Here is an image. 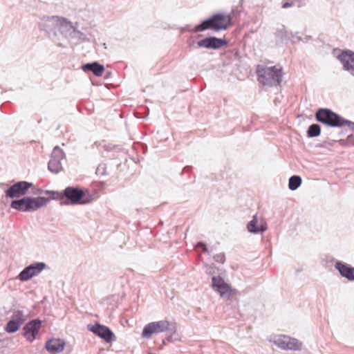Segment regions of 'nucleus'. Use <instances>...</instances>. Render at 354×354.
<instances>
[{
    "label": "nucleus",
    "instance_id": "2eb2a0df",
    "mask_svg": "<svg viewBox=\"0 0 354 354\" xmlns=\"http://www.w3.org/2000/svg\"><path fill=\"white\" fill-rule=\"evenodd\" d=\"M17 313L12 315L10 319L8 322L5 326V330L8 333H14L17 332L22 324L25 322L23 311H17Z\"/></svg>",
    "mask_w": 354,
    "mask_h": 354
},
{
    "label": "nucleus",
    "instance_id": "412c9836",
    "mask_svg": "<svg viewBox=\"0 0 354 354\" xmlns=\"http://www.w3.org/2000/svg\"><path fill=\"white\" fill-rule=\"evenodd\" d=\"M57 17H45L41 19L39 22V26L41 30L46 32H50L55 30V24L56 23Z\"/></svg>",
    "mask_w": 354,
    "mask_h": 354
},
{
    "label": "nucleus",
    "instance_id": "f257e3e1",
    "mask_svg": "<svg viewBox=\"0 0 354 354\" xmlns=\"http://www.w3.org/2000/svg\"><path fill=\"white\" fill-rule=\"evenodd\" d=\"M231 24V15L218 12L212 15L209 19L203 21L201 24L194 27V32H201L207 29L216 31L226 30Z\"/></svg>",
    "mask_w": 354,
    "mask_h": 354
},
{
    "label": "nucleus",
    "instance_id": "dca6fc26",
    "mask_svg": "<svg viewBox=\"0 0 354 354\" xmlns=\"http://www.w3.org/2000/svg\"><path fill=\"white\" fill-rule=\"evenodd\" d=\"M226 44L224 39H218L216 37H209L198 41L197 46L198 48H214L216 49L221 48Z\"/></svg>",
    "mask_w": 354,
    "mask_h": 354
},
{
    "label": "nucleus",
    "instance_id": "5701e85b",
    "mask_svg": "<svg viewBox=\"0 0 354 354\" xmlns=\"http://www.w3.org/2000/svg\"><path fill=\"white\" fill-rule=\"evenodd\" d=\"M288 338V336L286 335H275L273 337L272 342L279 348L286 350V346L288 345L287 342Z\"/></svg>",
    "mask_w": 354,
    "mask_h": 354
},
{
    "label": "nucleus",
    "instance_id": "c85d7f7f",
    "mask_svg": "<svg viewBox=\"0 0 354 354\" xmlns=\"http://www.w3.org/2000/svg\"><path fill=\"white\" fill-rule=\"evenodd\" d=\"M95 174L98 176H104L106 174V167L104 163H100L95 171Z\"/></svg>",
    "mask_w": 354,
    "mask_h": 354
},
{
    "label": "nucleus",
    "instance_id": "9b49d317",
    "mask_svg": "<svg viewBox=\"0 0 354 354\" xmlns=\"http://www.w3.org/2000/svg\"><path fill=\"white\" fill-rule=\"evenodd\" d=\"M212 281L213 289L217 292L221 297L228 299L234 295V290L232 289L230 285L221 277H213Z\"/></svg>",
    "mask_w": 354,
    "mask_h": 354
},
{
    "label": "nucleus",
    "instance_id": "f3484780",
    "mask_svg": "<svg viewBox=\"0 0 354 354\" xmlns=\"http://www.w3.org/2000/svg\"><path fill=\"white\" fill-rule=\"evenodd\" d=\"M65 346V342L61 339H51L46 342L45 348L52 353L56 354L62 352Z\"/></svg>",
    "mask_w": 354,
    "mask_h": 354
},
{
    "label": "nucleus",
    "instance_id": "e433bc0d",
    "mask_svg": "<svg viewBox=\"0 0 354 354\" xmlns=\"http://www.w3.org/2000/svg\"><path fill=\"white\" fill-rule=\"evenodd\" d=\"M46 193H47V194H51V193H54V192H53L46 191Z\"/></svg>",
    "mask_w": 354,
    "mask_h": 354
},
{
    "label": "nucleus",
    "instance_id": "bb28decb",
    "mask_svg": "<svg viewBox=\"0 0 354 354\" xmlns=\"http://www.w3.org/2000/svg\"><path fill=\"white\" fill-rule=\"evenodd\" d=\"M320 127L317 124H311L308 130V136L310 138L317 137L320 134Z\"/></svg>",
    "mask_w": 354,
    "mask_h": 354
},
{
    "label": "nucleus",
    "instance_id": "0eeeda50",
    "mask_svg": "<svg viewBox=\"0 0 354 354\" xmlns=\"http://www.w3.org/2000/svg\"><path fill=\"white\" fill-rule=\"evenodd\" d=\"M73 27L72 23L66 19L57 17L53 34L55 36L54 40L57 43V45L60 46H64V44L60 42V35L64 39H68Z\"/></svg>",
    "mask_w": 354,
    "mask_h": 354
},
{
    "label": "nucleus",
    "instance_id": "2f4dec72",
    "mask_svg": "<svg viewBox=\"0 0 354 354\" xmlns=\"http://www.w3.org/2000/svg\"><path fill=\"white\" fill-rule=\"evenodd\" d=\"M196 249L197 250L201 249L203 252H207V246L205 245V244L203 243H198L196 246Z\"/></svg>",
    "mask_w": 354,
    "mask_h": 354
},
{
    "label": "nucleus",
    "instance_id": "cd10ccee",
    "mask_svg": "<svg viewBox=\"0 0 354 354\" xmlns=\"http://www.w3.org/2000/svg\"><path fill=\"white\" fill-rule=\"evenodd\" d=\"M290 35H292V31L288 30L286 29L285 28H283L281 29H279L277 31V35L282 40L287 41L290 37Z\"/></svg>",
    "mask_w": 354,
    "mask_h": 354
},
{
    "label": "nucleus",
    "instance_id": "4be33fe9",
    "mask_svg": "<svg viewBox=\"0 0 354 354\" xmlns=\"http://www.w3.org/2000/svg\"><path fill=\"white\" fill-rule=\"evenodd\" d=\"M82 70L84 72L86 71H92L93 74L97 77H100L102 75L104 71V67L102 64H100L97 62L89 63L84 65L82 66Z\"/></svg>",
    "mask_w": 354,
    "mask_h": 354
},
{
    "label": "nucleus",
    "instance_id": "f704fd0d",
    "mask_svg": "<svg viewBox=\"0 0 354 354\" xmlns=\"http://www.w3.org/2000/svg\"><path fill=\"white\" fill-rule=\"evenodd\" d=\"M100 147H102V148L104 149L105 150L108 149L109 148V146H107L106 145L104 144V145H100Z\"/></svg>",
    "mask_w": 354,
    "mask_h": 354
},
{
    "label": "nucleus",
    "instance_id": "9d476101",
    "mask_svg": "<svg viewBox=\"0 0 354 354\" xmlns=\"http://www.w3.org/2000/svg\"><path fill=\"white\" fill-rule=\"evenodd\" d=\"M65 158V154L62 149L55 147L51 153L50 159L48 164L49 171L54 174L59 173L63 167L62 160Z\"/></svg>",
    "mask_w": 354,
    "mask_h": 354
},
{
    "label": "nucleus",
    "instance_id": "aec40b11",
    "mask_svg": "<svg viewBox=\"0 0 354 354\" xmlns=\"http://www.w3.org/2000/svg\"><path fill=\"white\" fill-rule=\"evenodd\" d=\"M122 297L120 295H112L108 296L102 300V306L108 309L114 310L118 308L119 304L121 302Z\"/></svg>",
    "mask_w": 354,
    "mask_h": 354
},
{
    "label": "nucleus",
    "instance_id": "ddd939ff",
    "mask_svg": "<svg viewBox=\"0 0 354 354\" xmlns=\"http://www.w3.org/2000/svg\"><path fill=\"white\" fill-rule=\"evenodd\" d=\"M88 328L91 332L103 339L107 343L111 342L115 337L114 333L108 326L99 323H95L93 325L89 324L88 325Z\"/></svg>",
    "mask_w": 354,
    "mask_h": 354
},
{
    "label": "nucleus",
    "instance_id": "39448f33",
    "mask_svg": "<svg viewBox=\"0 0 354 354\" xmlns=\"http://www.w3.org/2000/svg\"><path fill=\"white\" fill-rule=\"evenodd\" d=\"M49 199L45 197H24L11 202L10 207L18 211L35 212L45 206Z\"/></svg>",
    "mask_w": 354,
    "mask_h": 354
},
{
    "label": "nucleus",
    "instance_id": "4c0bfd02",
    "mask_svg": "<svg viewBox=\"0 0 354 354\" xmlns=\"http://www.w3.org/2000/svg\"><path fill=\"white\" fill-rule=\"evenodd\" d=\"M310 39V37H306V39Z\"/></svg>",
    "mask_w": 354,
    "mask_h": 354
},
{
    "label": "nucleus",
    "instance_id": "423d86ee",
    "mask_svg": "<svg viewBox=\"0 0 354 354\" xmlns=\"http://www.w3.org/2000/svg\"><path fill=\"white\" fill-rule=\"evenodd\" d=\"M64 194L73 205H86L93 201L92 195L86 194L83 190L73 187H66L64 190Z\"/></svg>",
    "mask_w": 354,
    "mask_h": 354
},
{
    "label": "nucleus",
    "instance_id": "4468645a",
    "mask_svg": "<svg viewBox=\"0 0 354 354\" xmlns=\"http://www.w3.org/2000/svg\"><path fill=\"white\" fill-rule=\"evenodd\" d=\"M345 71L354 76V53L350 50L342 52L337 57Z\"/></svg>",
    "mask_w": 354,
    "mask_h": 354
},
{
    "label": "nucleus",
    "instance_id": "a878e982",
    "mask_svg": "<svg viewBox=\"0 0 354 354\" xmlns=\"http://www.w3.org/2000/svg\"><path fill=\"white\" fill-rule=\"evenodd\" d=\"M301 184V178L298 176H292L289 179L288 187L290 190H296Z\"/></svg>",
    "mask_w": 354,
    "mask_h": 354
},
{
    "label": "nucleus",
    "instance_id": "72a5a7b5",
    "mask_svg": "<svg viewBox=\"0 0 354 354\" xmlns=\"http://www.w3.org/2000/svg\"><path fill=\"white\" fill-rule=\"evenodd\" d=\"M173 334L174 333H171L170 335H169L167 337L165 338L162 339V344L164 345H165L167 342H171L172 340V338H173Z\"/></svg>",
    "mask_w": 354,
    "mask_h": 354
},
{
    "label": "nucleus",
    "instance_id": "c756f323",
    "mask_svg": "<svg viewBox=\"0 0 354 354\" xmlns=\"http://www.w3.org/2000/svg\"><path fill=\"white\" fill-rule=\"evenodd\" d=\"M295 1H297V0H283L281 8L283 9L289 8L294 6Z\"/></svg>",
    "mask_w": 354,
    "mask_h": 354
},
{
    "label": "nucleus",
    "instance_id": "c9c22d12",
    "mask_svg": "<svg viewBox=\"0 0 354 354\" xmlns=\"http://www.w3.org/2000/svg\"><path fill=\"white\" fill-rule=\"evenodd\" d=\"M233 313H237L241 317V314L239 313V311H233Z\"/></svg>",
    "mask_w": 354,
    "mask_h": 354
},
{
    "label": "nucleus",
    "instance_id": "20e7f679",
    "mask_svg": "<svg viewBox=\"0 0 354 354\" xmlns=\"http://www.w3.org/2000/svg\"><path fill=\"white\" fill-rule=\"evenodd\" d=\"M282 68L280 66L270 67L258 66L257 73L259 82L267 86H274L279 84L282 78Z\"/></svg>",
    "mask_w": 354,
    "mask_h": 354
},
{
    "label": "nucleus",
    "instance_id": "7ed1b4c3",
    "mask_svg": "<svg viewBox=\"0 0 354 354\" xmlns=\"http://www.w3.org/2000/svg\"><path fill=\"white\" fill-rule=\"evenodd\" d=\"M176 324L167 319L152 322L146 324L142 331L141 336L144 339H150L153 335L162 333H175Z\"/></svg>",
    "mask_w": 354,
    "mask_h": 354
},
{
    "label": "nucleus",
    "instance_id": "a211bd4d",
    "mask_svg": "<svg viewBox=\"0 0 354 354\" xmlns=\"http://www.w3.org/2000/svg\"><path fill=\"white\" fill-rule=\"evenodd\" d=\"M335 267L343 277L349 281H354V268L341 261H337Z\"/></svg>",
    "mask_w": 354,
    "mask_h": 354
},
{
    "label": "nucleus",
    "instance_id": "393cba45",
    "mask_svg": "<svg viewBox=\"0 0 354 354\" xmlns=\"http://www.w3.org/2000/svg\"><path fill=\"white\" fill-rule=\"evenodd\" d=\"M287 342L288 345L286 346V350L299 351L301 348V343L297 339L288 337Z\"/></svg>",
    "mask_w": 354,
    "mask_h": 354
},
{
    "label": "nucleus",
    "instance_id": "7c9ffc66",
    "mask_svg": "<svg viewBox=\"0 0 354 354\" xmlns=\"http://www.w3.org/2000/svg\"><path fill=\"white\" fill-rule=\"evenodd\" d=\"M290 37L288 40H290L292 43H297L300 41H301V38L299 36H297L292 32V35H290Z\"/></svg>",
    "mask_w": 354,
    "mask_h": 354
},
{
    "label": "nucleus",
    "instance_id": "473e14b6",
    "mask_svg": "<svg viewBox=\"0 0 354 354\" xmlns=\"http://www.w3.org/2000/svg\"><path fill=\"white\" fill-rule=\"evenodd\" d=\"M214 259L217 262L223 263L225 261V256L223 254H219L214 256Z\"/></svg>",
    "mask_w": 354,
    "mask_h": 354
},
{
    "label": "nucleus",
    "instance_id": "f8f14e48",
    "mask_svg": "<svg viewBox=\"0 0 354 354\" xmlns=\"http://www.w3.org/2000/svg\"><path fill=\"white\" fill-rule=\"evenodd\" d=\"M41 326V320L34 319L29 321L23 327V336L30 342H32L37 337Z\"/></svg>",
    "mask_w": 354,
    "mask_h": 354
},
{
    "label": "nucleus",
    "instance_id": "6ab92c4d",
    "mask_svg": "<svg viewBox=\"0 0 354 354\" xmlns=\"http://www.w3.org/2000/svg\"><path fill=\"white\" fill-rule=\"evenodd\" d=\"M247 230L252 234H259L267 230V226L262 222L259 223L256 215L253 216L252 219L248 223Z\"/></svg>",
    "mask_w": 354,
    "mask_h": 354
},
{
    "label": "nucleus",
    "instance_id": "f03ea898",
    "mask_svg": "<svg viewBox=\"0 0 354 354\" xmlns=\"http://www.w3.org/2000/svg\"><path fill=\"white\" fill-rule=\"evenodd\" d=\"M316 120L328 127H342L347 126L349 129H354V123L347 120L335 112L328 109H321L317 111L315 115Z\"/></svg>",
    "mask_w": 354,
    "mask_h": 354
},
{
    "label": "nucleus",
    "instance_id": "b1692460",
    "mask_svg": "<svg viewBox=\"0 0 354 354\" xmlns=\"http://www.w3.org/2000/svg\"><path fill=\"white\" fill-rule=\"evenodd\" d=\"M68 39H75L77 41L81 42L85 41L86 39V37L84 33L73 27Z\"/></svg>",
    "mask_w": 354,
    "mask_h": 354
},
{
    "label": "nucleus",
    "instance_id": "6e6552de",
    "mask_svg": "<svg viewBox=\"0 0 354 354\" xmlns=\"http://www.w3.org/2000/svg\"><path fill=\"white\" fill-rule=\"evenodd\" d=\"M46 268V264L44 262L31 263L24 268L17 276L16 279L22 282L28 281L33 277L39 276Z\"/></svg>",
    "mask_w": 354,
    "mask_h": 354
},
{
    "label": "nucleus",
    "instance_id": "1a4fd4ad",
    "mask_svg": "<svg viewBox=\"0 0 354 354\" xmlns=\"http://www.w3.org/2000/svg\"><path fill=\"white\" fill-rule=\"evenodd\" d=\"M33 184L27 181H19L11 185L6 190V195L10 198H19L28 193V189L33 187Z\"/></svg>",
    "mask_w": 354,
    "mask_h": 354
}]
</instances>
